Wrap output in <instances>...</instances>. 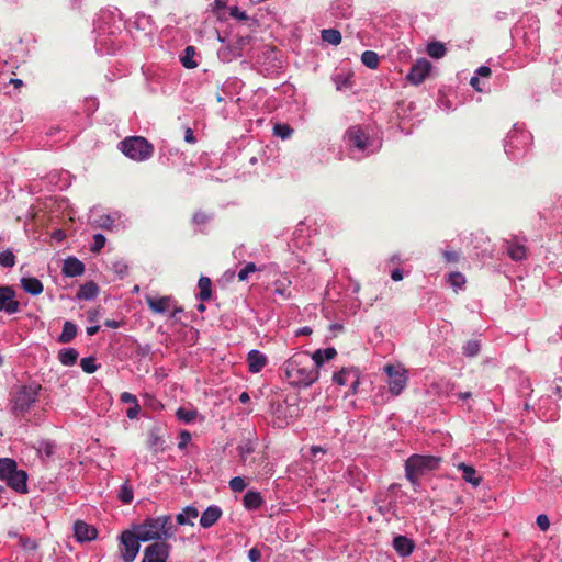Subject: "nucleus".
Wrapping results in <instances>:
<instances>
[{"label": "nucleus", "mask_w": 562, "mask_h": 562, "mask_svg": "<svg viewBox=\"0 0 562 562\" xmlns=\"http://www.w3.org/2000/svg\"><path fill=\"white\" fill-rule=\"evenodd\" d=\"M171 546L167 542H154L145 547L142 562H167Z\"/></svg>", "instance_id": "15"}, {"label": "nucleus", "mask_w": 562, "mask_h": 562, "mask_svg": "<svg viewBox=\"0 0 562 562\" xmlns=\"http://www.w3.org/2000/svg\"><path fill=\"white\" fill-rule=\"evenodd\" d=\"M119 149L131 160L146 161L154 154V145L143 136H128L119 143Z\"/></svg>", "instance_id": "8"}, {"label": "nucleus", "mask_w": 562, "mask_h": 562, "mask_svg": "<svg viewBox=\"0 0 562 562\" xmlns=\"http://www.w3.org/2000/svg\"><path fill=\"white\" fill-rule=\"evenodd\" d=\"M248 369L251 373H259L268 363L265 353L257 349H251L247 355Z\"/></svg>", "instance_id": "19"}, {"label": "nucleus", "mask_w": 562, "mask_h": 562, "mask_svg": "<svg viewBox=\"0 0 562 562\" xmlns=\"http://www.w3.org/2000/svg\"><path fill=\"white\" fill-rule=\"evenodd\" d=\"M246 486H247V482L241 476H234L229 481V487L235 493L243 492L246 488Z\"/></svg>", "instance_id": "51"}, {"label": "nucleus", "mask_w": 562, "mask_h": 562, "mask_svg": "<svg viewBox=\"0 0 562 562\" xmlns=\"http://www.w3.org/2000/svg\"><path fill=\"white\" fill-rule=\"evenodd\" d=\"M321 38L334 46H337L341 43V33L336 29H324L321 32Z\"/></svg>", "instance_id": "39"}, {"label": "nucleus", "mask_w": 562, "mask_h": 562, "mask_svg": "<svg viewBox=\"0 0 562 562\" xmlns=\"http://www.w3.org/2000/svg\"><path fill=\"white\" fill-rule=\"evenodd\" d=\"M199 516V510L194 506H186L181 513L176 516L177 524L180 526H193L192 519Z\"/></svg>", "instance_id": "30"}, {"label": "nucleus", "mask_w": 562, "mask_h": 562, "mask_svg": "<svg viewBox=\"0 0 562 562\" xmlns=\"http://www.w3.org/2000/svg\"><path fill=\"white\" fill-rule=\"evenodd\" d=\"M333 15L336 18H348L352 14L351 5L348 0H336L330 7Z\"/></svg>", "instance_id": "34"}, {"label": "nucleus", "mask_w": 562, "mask_h": 562, "mask_svg": "<svg viewBox=\"0 0 562 562\" xmlns=\"http://www.w3.org/2000/svg\"><path fill=\"white\" fill-rule=\"evenodd\" d=\"M336 355V349L334 347H328L325 349H317L315 352H313V355H311V358H313V361L316 364V370L319 371V368L324 364V362L334 359Z\"/></svg>", "instance_id": "27"}, {"label": "nucleus", "mask_w": 562, "mask_h": 562, "mask_svg": "<svg viewBox=\"0 0 562 562\" xmlns=\"http://www.w3.org/2000/svg\"><path fill=\"white\" fill-rule=\"evenodd\" d=\"M532 135L524 124L515 123L504 139V151L512 160L524 158L530 150Z\"/></svg>", "instance_id": "6"}, {"label": "nucleus", "mask_w": 562, "mask_h": 562, "mask_svg": "<svg viewBox=\"0 0 562 562\" xmlns=\"http://www.w3.org/2000/svg\"><path fill=\"white\" fill-rule=\"evenodd\" d=\"M20 283L22 289L33 296L40 295L44 290L43 283L34 277H23Z\"/></svg>", "instance_id": "24"}, {"label": "nucleus", "mask_w": 562, "mask_h": 562, "mask_svg": "<svg viewBox=\"0 0 562 562\" xmlns=\"http://www.w3.org/2000/svg\"><path fill=\"white\" fill-rule=\"evenodd\" d=\"M360 376L361 373L359 369L355 367L342 368L333 374V382L337 385L349 387L346 396L349 394L355 395L359 390Z\"/></svg>", "instance_id": "11"}, {"label": "nucleus", "mask_w": 562, "mask_h": 562, "mask_svg": "<svg viewBox=\"0 0 562 562\" xmlns=\"http://www.w3.org/2000/svg\"><path fill=\"white\" fill-rule=\"evenodd\" d=\"M273 134L281 139H288L293 134V128L289 124L277 123L273 126Z\"/></svg>", "instance_id": "47"}, {"label": "nucleus", "mask_w": 562, "mask_h": 562, "mask_svg": "<svg viewBox=\"0 0 562 562\" xmlns=\"http://www.w3.org/2000/svg\"><path fill=\"white\" fill-rule=\"evenodd\" d=\"M133 528L142 537L143 542H165L177 532L171 515L146 517L142 522L133 525Z\"/></svg>", "instance_id": "3"}, {"label": "nucleus", "mask_w": 562, "mask_h": 562, "mask_svg": "<svg viewBox=\"0 0 562 562\" xmlns=\"http://www.w3.org/2000/svg\"><path fill=\"white\" fill-rule=\"evenodd\" d=\"M56 443L53 440L44 439L38 441L36 450L42 460H48L55 453Z\"/></svg>", "instance_id": "33"}, {"label": "nucleus", "mask_w": 562, "mask_h": 562, "mask_svg": "<svg viewBox=\"0 0 562 562\" xmlns=\"http://www.w3.org/2000/svg\"><path fill=\"white\" fill-rule=\"evenodd\" d=\"M21 311V304L15 300V291L10 285H0V312L8 315L16 314Z\"/></svg>", "instance_id": "16"}, {"label": "nucleus", "mask_w": 562, "mask_h": 562, "mask_svg": "<svg viewBox=\"0 0 562 562\" xmlns=\"http://www.w3.org/2000/svg\"><path fill=\"white\" fill-rule=\"evenodd\" d=\"M171 299L169 296H162V297H147L146 303L148 307L158 314H165L170 305Z\"/></svg>", "instance_id": "29"}, {"label": "nucleus", "mask_w": 562, "mask_h": 562, "mask_svg": "<svg viewBox=\"0 0 562 562\" xmlns=\"http://www.w3.org/2000/svg\"><path fill=\"white\" fill-rule=\"evenodd\" d=\"M237 451L243 461H246L247 457L255 451V443L251 440H247L237 447Z\"/></svg>", "instance_id": "49"}, {"label": "nucleus", "mask_w": 562, "mask_h": 562, "mask_svg": "<svg viewBox=\"0 0 562 562\" xmlns=\"http://www.w3.org/2000/svg\"><path fill=\"white\" fill-rule=\"evenodd\" d=\"M42 385L36 381L16 384L12 387L9 397V408L13 416H25L38 401Z\"/></svg>", "instance_id": "5"}, {"label": "nucleus", "mask_w": 562, "mask_h": 562, "mask_svg": "<svg viewBox=\"0 0 562 562\" xmlns=\"http://www.w3.org/2000/svg\"><path fill=\"white\" fill-rule=\"evenodd\" d=\"M78 351L72 347L61 348L57 355L59 362L65 367L74 366L78 360Z\"/></svg>", "instance_id": "32"}, {"label": "nucleus", "mask_w": 562, "mask_h": 562, "mask_svg": "<svg viewBox=\"0 0 562 562\" xmlns=\"http://www.w3.org/2000/svg\"><path fill=\"white\" fill-rule=\"evenodd\" d=\"M258 268L255 265V262H247L246 266L239 270L237 277L239 281H246L248 279V276L255 271H257Z\"/></svg>", "instance_id": "53"}, {"label": "nucleus", "mask_w": 562, "mask_h": 562, "mask_svg": "<svg viewBox=\"0 0 562 562\" xmlns=\"http://www.w3.org/2000/svg\"><path fill=\"white\" fill-rule=\"evenodd\" d=\"M119 539L122 561L134 562L139 552L140 542H143L142 537L132 528L121 532Z\"/></svg>", "instance_id": "9"}, {"label": "nucleus", "mask_w": 562, "mask_h": 562, "mask_svg": "<svg viewBox=\"0 0 562 562\" xmlns=\"http://www.w3.org/2000/svg\"><path fill=\"white\" fill-rule=\"evenodd\" d=\"M134 25L137 30L144 31L145 33H151L154 31V21L151 16L143 12L136 13Z\"/></svg>", "instance_id": "35"}, {"label": "nucleus", "mask_w": 562, "mask_h": 562, "mask_svg": "<svg viewBox=\"0 0 562 562\" xmlns=\"http://www.w3.org/2000/svg\"><path fill=\"white\" fill-rule=\"evenodd\" d=\"M117 498L123 504H130L133 501V498H134V491H133L132 485H130L127 482L123 483L120 486V490H119V493H117Z\"/></svg>", "instance_id": "43"}, {"label": "nucleus", "mask_w": 562, "mask_h": 562, "mask_svg": "<svg viewBox=\"0 0 562 562\" xmlns=\"http://www.w3.org/2000/svg\"><path fill=\"white\" fill-rule=\"evenodd\" d=\"M195 48L193 46H187L180 58L182 66L187 69H194L198 67V63L194 59Z\"/></svg>", "instance_id": "40"}, {"label": "nucleus", "mask_w": 562, "mask_h": 562, "mask_svg": "<svg viewBox=\"0 0 562 562\" xmlns=\"http://www.w3.org/2000/svg\"><path fill=\"white\" fill-rule=\"evenodd\" d=\"M99 294V286L95 282L89 281L80 285L77 291L76 299L77 300H86L91 301L94 300Z\"/></svg>", "instance_id": "25"}, {"label": "nucleus", "mask_w": 562, "mask_h": 562, "mask_svg": "<svg viewBox=\"0 0 562 562\" xmlns=\"http://www.w3.org/2000/svg\"><path fill=\"white\" fill-rule=\"evenodd\" d=\"M222 509L217 505H210L202 513L200 518V526L204 529L211 528L221 517Z\"/></svg>", "instance_id": "20"}, {"label": "nucleus", "mask_w": 562, "mask_h": 562, "mask_svg": "<svg viewBox=\"0 0 562 562\" xmlns=\"http://www.w3.org/2000/svg\"><path fill=\"white\" fill-rule=\"evenodd\" d=\"M61 271L69 278L79 277L85 272V265L76 257H68L64 261Z\"/></svg>", "instance_id": "22"}, {"label": "nucleus", "mask_w": 562, "mask_h": 562, "mask_svg": "<svg viewBox=\"0 0 562 562\" xmlns=\"http://www.w3.org/2000/svg\"><path fill=\"white\" fill-rule=\"evenodd\" d=\"M490 75H491V68L488 66L482 65L475 70V76H477V77L488 78Z\"/></svg>", "instance_id": "63"}, {"label": "nucleus", "mask_w": 562, "mask_h": 562, "mask_svg": "<svg viewBox=\"0 0 562 562\" xmlns=\"http://www.w3.org/2000/svg\"><path fill=\"white\" fill-rule=\"evenodd\" d=\"M106 238L103 234L97 233L93 236V244L90 247L92 252H99L105 245Z\"/></svg>", "instance_id": "52"}, {"label": "nucleus", "mask_w": 562, "mask_h": 562, "mask_svg": "<svg viewBox=\"0 0 562 562\" xmlns=\"http://www.w3.org/2000/svg\"><path fill=\"white\" fill-rule=\"evenodd\" d=\"M462 350L465 357L473 358L479 355L481 350V342L477 339L468 340Z\"/></svg>", "instance_id": "44"}, {"label": "nucleus", "mask_w": 562, "mask_h": 562, "mask_svg": "<svg viewBox=\"0 0 562 562\" xmlns=\"http://www.w3.org/2000/svg\"><path fill=\"white\" fill-rule=\"evenodd\" d=\"M124 23L120 15L111 10H102L93 21L94 47L100 55H114L123 43Z\"/></svg>", "instance_id": "1"}, {"label": "nucleus", "mask_w": 562, "mask_h": 562, "mask_svg": "<svg viewBox=\"0 0 562 562\" xmlns=\"http://www.w3.org/2000/svg\"><path fill=\"white\" fill-rule=\"evenodd\" d=\"M263 502L261 494L255 490H249L243 497V505L247 510L259 509Z\"/></svg>", "instance_id": "23"}, {"label": "nucleus", "mask_w": 562, "mask_h": 562, "mask_svg": "<svg viewBox=\"0 0 562 562\" xmlns=\"http://www.w3.org/2000/svg\"><path fill=\"white\" fill-rule=\"evenodd\" d=\"M447 49H446V46L445 44L440 43V42H431L427 45V54L431 57V58H441L445 56Z\"/></svg>", "instance_id": "42"}, {"label": "nucleus", "mask_w": 562, "mask_h": 562, "mask_svg": "<svg viewBox=\"0 0 562 562\" xmlns=\"http://www.w3.org/2000/svg\"><path fill=\"white\" fill-rule=\"evenodd\" d=\"M524 45L530 53H538L540 48L539 30L535 29L530 32H525L522 35Z\"/></svg>", "instance_id": "28"}, {"label": "nucleus", "mask_w": 562, "mask_h": 562, "mask_svg": "<svg viewBox=\"0 0 562 562\" xmlns=\"http://www.w3.org/2000/svg\"><path fill=\"white\" fill-rule=\"evenodd\" d=\"M361 63L369 69H376L380 64V57L373 50H364L361 54Z\"/></svg>", "instance_id": "41"}, {"label": "nucleus", "mask_w": 562, "mask_h": 562, "mask_svg": "<svg viewBox=\"0 0 562 562\" xmlns=\"http://www.w3.org/2000/svg\"><path fill=\"white\" fill-rule=\"evenodd\" d=\"M112 270L117 276V278L122 280L127 274L128 266L125 261L117 260V261L113 262Z\"/></svg>", "instance_id": "50"}, {"label": "nucleus", "mask_w": 562, "mask_h": 562, "mask_svg": "<svg viewBox=\"0 0 562 562\" xmlns=\"http://www.w3.org/2000/svg\"><path fill=\"white\" fill-rule=\"evenodd\" d=\"M344 142L349 155L355 159H362L371 154L376 153L382 143L379 138L371 136L359 125L350 126L345 135Z\"/></svg>", "instance_id": "4"}, {"label": "nucleus", "mask_w": 562, "mask_h": 562, "mask_svg": "<svg viewBox=\"0 0 562 562\" xmlns=\"http://www.w3.org/2000/svg\"><path fill=\"white\" fill-rule=\"evenodd\" d=\"M449 283L454 289H459L465 283V277L461 272H451L449 274Z\"/></svg>", "instance_id": "54"}, {"label": "nucleus", "mask_w": 562, "mask_h": 562, "mask_svg": "<svg viewBox=\"0 0 562 562\" xmlns=\"http://www.w3.org/2000/svg\"><path fill=\"white\" fill-rule=\"evenodd\" d=\"M260 558H261V553L257 548H251L248 551V559L250 560V562H258L260 560Z\"/></svg>", "instance_id": "64"}, {"label": "nucleus", "mask_w": 562, "mask_h": 562, "mask_svg": "<svg viewBox=\"0 0 562 562\" xmlns=\"http://www.w3.org/2000/svg\"><path fill=\"white\" fill-rule=\"evenodd\" d=\"M16 259L15 255L11 249H7L0 252V266L2 268H12L15 266Z\"/></svg>", "instance_id": "48"}, {"label": "nucleus", "mask_w": 562, "mask_h": 562, "mask_svg": "<svg viewBox=\"0 0 562 562\" xmlns=\"http://www.w3.org/2000/svg\"><path fill=\"white\" fill-rule=\"evenodd\" d=\"M120 401L124 404H132V406L138 404L137 397L134 394L128 393V392H123L120 395Z\"/></svg>", "instance_id": "58"}, {"label": "nucleus", "mask_w": 562, "mask_h": 562, "mask_svg": "<svg viewBox=\"0 0 562 562\" xmlns=\"http://www.w3.org/2000/svg\"><path fill=\"white\" fill-rule=\"evenodd\" d=\"M290 284H291V281L284 277L282 279H279L277 281L273 282V293L278 296H281L283 299H289L291 296V293H290Z\"/></svg>", "instance_id": "37"}, {"label": "nucleus", "mask_w": 562, "mask_h": 562, "mask_svg": "<svg viewBox=\"0 0 562 562\" xmlns=\"http://www.w3.org/2000/svg\"><path fill=\"white\" fill-rule=\"evenodd\" d=\"M440 458L434 456L413 454L405 462V472L425 475L439 467Z\"/></svg>", "instance_id": "10"}, {"label": "nucleus", "mask_w": 562, "mask_h": 562, "mask_svg": "<svg viewBox=\"0 0 562 562\" xmlns=\"http://www.w3.org/2000/svg\"><path fill=\"white\" fill-rule=\"evenodd\" d=\"M139 411H140V406L139 404H136V405H133L131 407H128L126 409V416L127 418L130 419H135L137 418L138 414H139Z\"/></svg>", "instance_id": "61"}, {"label": "nucleus", "mask_w": 562, "mask_h": 562, "mask_svg": "<svg viewBox=\"0 0 562 562\" xmlns=\"http://www.w3.org/2000/svg\"><path fill=\"white\" fill-rule=\"evenodd\" d=\"M191 440V434L188 430H181L179 435L178 448L184 450Z\"/></svg>", "instance_id": "56"}, {"label": "nucleus", "mask_w": 562, "mask_h": 562, "mask_svg": "<svg viewBox=\"0 0 562 562\" xmlns=\"http://www.w3.org/2000/svg\"><path fill=\"white\" fill-rule=\"evenodd\" d=\"M229 15L238 21H245L248 19L246 11L240 10L236 5L229 8Z\"/></svg>", "instance_id": "57"}, {"label": "nucleus", "mask_w": 562, "mask_h": 562, "mask_svg": "<svg viewBox=\"0 0 562 562\" xmlns=\"http://www.w3.org/2000/svg\"><path fill=\"white\" fill-rule=\"evenodd\" d=\"M198 286L200 289V292L196 295V297L202 302L210 300L212 294V282L210 278L204 276L200 277Z\"/></svg>", "instance_id": "36"}, {"label": "nucleus", "mask_w": 562, "mask_h": 562, "mask_svg": "<svg viewBox=\"0 0 562 562\" xmlns=\"http://www.w3.org/2000/svg\"><path fill=\"white\" fill-rule=\"evenodd\" d=\"M280 371L282 379L293 389H307L319 379V371L307 351L292 355Z\"/></svg>", "instance_id": "2"}, {"label": "nucleus", "mask_w": 562, "mask_h": 562, "mask_svg": "<svg viewBox=\"0 0 562 562\" xmlns=\"http://www.w3.org/2000/svg\"><path fill=\"white\" fill-rule=\"evenodd\" d=\"M458 469L461 471L462 479L467 482L473 485L474 487L479 486L482 479L480 475H477L476 470L469 464L460 463L458 465Z\"/></svg>", "instance_id": "26"}, {"label": "nucleus", "mask_w": 562, "mask_h": 562, "mask_svg": "<svg viewBox=\"0 0 562 562\" xmlns=\"http://www.w3.org/2000/svg\"><path fill=\"white\" fill-rule=\"evenodd\" d=\"M198 414L195 408H187L183 406L176 411V417L184 424H192L196 419Z\"/></svg>", "instance_id": "38"}, {"label": "nucleus", "mask_w": 562, "mask_h": 562, "mask_svg": "<svg viewBox=\"0 0 562 562\" xmlns=\"http://www.w3.org/2000/svg\"><path fill=\"white\" fill-rule=\"evenodd\" d=\"M98 537V530L94 526L83 520H76L74 524V538L79 543L90 542Z\"/></svg>", "instance_id": "18"}, {"label": "nucleus", "mask_w": 562, "mask_h": 562, "mask_svg": "<svg viewBox=\"0 0 562 562\" xmlns=\"http://www.w3.org/2000/svg\"><path fill=\"white\" fill-rule=\"evenodd\" d=\"M80 367L83 372H86L88 374H92L99 369L100 364L97 363L95 357L89 356V357L81 358Z\"/></svg>", "instance_id": "46"}, {"label": "nucleus", "mask_w": 562, "mask_h": 562, "mask_svg": "<svg viewBox=\"0 0 562 562\" xmlns=\"http://www.w3.org/2000/svg\"><path fill=\"white\" fill-rule=\"evenodd\" d=\"M392 543L397 554L403 558L411 555L415 549L414 541L408 537L402 535L395 536L393 538Z\"/></svg>", "instance_id": "21"}, {"label": "nucleus", "mask_w": 562, "mask_h": 562, "mask_svg": "<svg viewBox=\"0 0 562 562\" xmlns=\"http://www.w3.org/2000/svg\"><path fill=\"white\" fill-rule=\"evenodd\" d=\"M389 390L392 395L398 396L407 385V371L402 367L386 366Z\"/></svg>", "instance_id": "12"}, {"label": "nucleus", "mask_w": 562, "mask_h": 562, "mask_svg": "<svg viewBox=\"0 0 562 562\" xmlns=\"http://www.w3.org/2000/svg\"><path fill=\"white\" fill-rule=\"evenodd\" d=\"M527 240L522 236L512 235L504 239L503 249L514 261H522L527 258Z\"/></svg>", "instance_id": "13"}, {"label": "nucleus", "mask_w": 562, "mask_h": 562, "mask_svg": "<svg viewBox=\"0 0 562 562\" xmlns=\"http://www.w3.org/2000/svg\"><path fill=\"white\" fill-rule=\"evenodd\" d=\"M431 63L426 58H420L414 63L406 76L412 85H420L427 78L431 70Z\"/></svg>", "instance_id": "17"}, {"label": "nucleus", "mask_w": 562, "mask_h": 562, "mask_svg": "<svg viewBox=\"0 0 562 562\" xmlns=\"http://www.w3.org/2000/svg\"><path fill=\"white\" fill-rule=\"evenodd\" d=\"M470 85L474 90L479 92H484L488 89V85H486L484 80H481L480 77L475 75L470 79Z\"/></svg>", "instance_id": "55"}, {"label": "nucleus", "mask_w": 562, "mask_h": 562, "mask_svg": "<svg viewBox=\"0 0 562 562\" xmlns=\"http://www.w3.org/2000/svg\"><path fill=\"white\" fill-rule=\"evenodd\" d=\"M442 256L447 262H457L459 260V254L453 250H445Z\"/></svg>", "instance_id": "60"}, {"label": "nucleus", "mask_w": 562, "mask_h": 562, "mask_svg": "<svg viewBox=\"0 0 562 562\" xmlns=\"http://www.w3.org/2000/svg\"><path fill=\"white\" fill-rule=\"evenodd\" d=\"M537 525L542 530L546 531L550 526V520L547 515L540 514L537 516Z\"/></svg>", "instance_id": "59"}, {"label": "nucleus", "mask_w": 562, "mask_h": 562, "mask_svg": "<svg viewBox=\"0 0 562 562\" xmlns=\"http://www.w3.org/2000/svg\"><path fill=\"white\" fill-rule=\"evenodd\" d=\"M374 504L385 521L390 522L394 519H400L397 502L395 499H390L385 493L376 494L374 497Z\"/></svg>", "instance_id": "14"}, {"label": "nucleus", "mask_w": 562, "mask_h": 562, "mask_svg": "<svg viewBox=\"0 0 562 562\" xmlns=\"http://www.w3.org/2000/svg\"><path fill=\"white\" fill-rule=\"evenodd\" d=\"M93 226L111 231L114 227V218L109 214H102L93 220Z\"/></svg>", "instance_id": "45"}, {"label": "nucleus", "mask_w": 562, "mask_h": 562, "mask_svg": "<svg viewBox=\"0 0 562 562\" xmlns=\"http://www.w3.org/2000/svg\"><path fill=\"white\" fill-rule=\"evenodd\" d=\"M207 221H209V216L205 213L201 212V211L195 212L194 215H193V222L195 224H198V225L204 224Z\"/></svg>", "instance_id": "62"}, {"label": "nucleus", "mask_w": 562, "mask_h": 562, "mask_svg": "<svg viewBox=\"0 0 562 562\" xmlns=\"http://www.w3.org/2000/svg\"><path fill=\"white\" fill-rule=\"evenodd\" d=\"M78 327L75 323L66 321L63 326L61 333L57 337L59 344H68L77 336Z\"/></svg>", "instance_id": "31"}, {"label": "nucleus", "mask_w": 562, "mask_h": 562, "mask_svg": "<svg viewBox=\"0 0 562 562\" xmlns=\"http://www.w3.org/2000/svg\"><path fill=\"white\" fill-rule=\"evenodd\" d=\"M27 473L22 469H18V463L11 458H0V480L20 494H26L27 488Z\"/></svg>", "instance_id": "7"}]
</instances>
